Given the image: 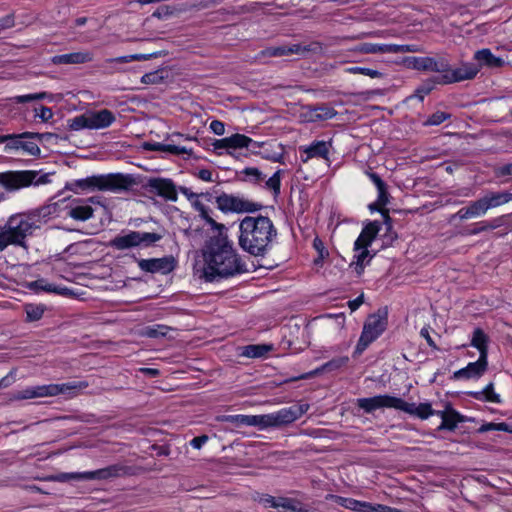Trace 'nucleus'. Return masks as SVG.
I'll use <instances>...</instances> for the list:
<instances>
[{
    "instance_id": "nucleus-1",
    "label": "nucleus",
    "mask_w": 512,
    "mask_h": 512,
    "mask_svg": "<svg viewBox=\"0 0 512 512\" xmlns=\"http://www.w3.org/2000/svg\"><path fill=\"white\" fill-rule=\"evenodd\" d=\"M202 276L208 282L248 271L229 239L226 226H211L202 248Z\"/></svg>"
},
{
    "instance_id": "nucleus-2",
    "label": "nucleus",
    "mask_w": 512,
    "mask_h": 512,
    "mask_svg": "<svg viewBox=\"0 0 512 512\" xmlns=\"http://www.w3.org/2000/svg\"><path fill=\"white\" fill-rule=\"evenodd\" d=\"M134 182L129 174L108 173L67 181L64 188L75 194L94 191L121 192L129 190Z\"/></svg>"
},
{
    "instance_id": "nucleus-3",
    "label": "nucleus",
    "mask_w": 512,
    "mask_h": 512,
    "mask_svg": "<svg viewBox=\"0 0 512 512\" xmlns=\"http://www.w3.org/2000/svg\"><path fill=\"white\" fill-rule=\"evenodd\" d=\"M427 72L439 73L430 77L439 85H450L465 80H472L479 72V68L469 62H462L459 67L453 68L447 54L437 57L427 56Z\"/></svg>"
},
{
    "instance_id": "nucleus-4",
    "label": "nucleus",
    "mask_w": 512,
    "mask_h": 512,
    "mask_svg": "<svg viewBox=\"0 0 512 512\" xmlns=\"http://www.w3.org/2000/svg\"><path fill=\"white\" fill-rule=\"evenodd\" d=\"M240 246L250 254L262 255L273 235L276 234L274 226H239Z\"/></svg>"
},
{
    "instance_id": "nucleus-5",
    "label": "nucleus",
    "mask_w": 512,
    "mask_h": 512,
    "mask_svg": "<svg viewBox=\"0 0 512 512\" xmlns=\"http://www.w3.org/2000/svg\"><path fill=\"white\" fill-rule=\"evenodd\" d=\"M68 215L76 221H86L95 216L99 217L100 224L111 221V212L106 205V199L102 196L79 200V204L70 208Z\"/></svg>"
},
{
    "instance_id": "nucleus-6",
    "label": "nucleus",
    "mask_w": 512,
    "mask_h": 512,
    "mask_svg": "<svg viewBox=\"0 0 512 512\" xmlns=\"http://www.w3.org/2000/svg\"><path fill=\"white\" fill-rule=\"evenodd\" d=\"M387 313L378 310L371 314L364 323L362 333L353 352V357H359L367 347L375 341L387 327Z\"/></svg>"
},
{
    "instance_id": "nucleus-7",
    "label": "nucleus",
    "mask_w": 512,
    "mask_h": 512,
    "mask_svg": "<svg viewBox=\"0 0 512 512\" xmlns=\"http://www.w3.org/2000/svg\"><path fill=\"white\" fill-rule=\"evenodd\" d=\"M116 120V117L109 109H102L90 114L77 115L68 120V128L72 131L83 129L99 130L110 127Z\"/></svg>"
},
{
    "instance_id": "nucleus-8",
    "label": "nucleus",
    "mask_w": 512,
    "mask_h": 512,
    "mask_svg": "<svg viewBox=\"0 0 512 512\" xmlns=\"http://www.w3.org/2000/svg\"><path fill=\"white\" fill-rule=\"evenodd\" d=\"M381 230L382 226H364V229L355 241V250L359 251V253L354 256L355 260L350 264V267L354 268L358 277L363 274L365 266L372 259V255H370L367 247Z\"/></svg>"
},
{
    "instance_id": "nucleus-9",
    "label": "nucleus",
    "mask_w": 512,
    "mask_h": 512,
    "mask_svg": "<svg viewBox=\"0 0 512 512\" xmlns=\"http://www.w3.org/2000/svg\"><path fill=\"white\" fill-rule=\"evenodd\" d=\"M61 208L57 203L43 205L24 213L13 214L6 224H37L47 223L59 217Z\"/></svg>"
},
{
    "instance_id": "nucleus-10",
    "label": "nucleus",
    "mask_w": 512,
    "mask_h": 512,
    "mask_svg": "<svg viewBox=\"0 0 512 512\" xmlns=\"http://www.w3.org/2000/svg\"><path fill=\"white\" fill-rule=\"evenodd\" d=\"M216 203L218 209L223 213H254L264 208L261 203L227 193L217 196Z\"/></svg>"
},
{
    "instance_id": "nucleus-11",
    "label": "nucleus",
    "mask_w": 512,
    "mask_h": 512,
    "mask_svg": "<svg viewBox=\"0 0 512 512\" xmlns=\"http://www.w3.org/2000/svg\"><path fill=\"white\" fill-rule=\"evenodd\" d=\"M76 388L71 383L49 384L34 387H27L11 394V400H27L33 398L51 397L59 394H66Z\"/></svg>"
},
{
    "instance_id": "nucleus-12",
    "label": "nucleus",
    "mask_w": 512,
    "mask_h": 512,
    "mask_svg": "<svg viewBox=\"0 0 512 512\" xmlns=\"http://www.w3.org/2000/svg\"><path fill=\"white\" fill-rule=\"evenodd\" d=\"M162 238L158 233L136 232L131 231L125 235L115 237L111 244L117 249H128L131 247L139 246L141 244L149 246Z\"/></svg>"
},
{
    "instance_id": "nucleus-13",
    "label": "nucleus",
    "mask_w": 512,
    "mask_h": 512,
    "mask_svg": "<svg viewBox=\"0 0 512 512\" xmlns=\"http://www.w3.org/2000/svg\"><path fill=\"white\" fill-rule=\"evenodd\" d=\"M35 170H9L0 172V185L8 191H16L32 186Z\"/></svg>"
},
{
    "instance_id": "nucleus-14",
    "label": "nucleus",
    "mask_w": 512,
    "mask_h": 512,
    "mask_svg": "<svg viewBox=\"0 0 512 512\" xmlns=\"http://www.w3.org/2000/svg\"><path fill=\"white\" fill-rule=\"evenodd\" d=\"M309 409L308 404H295L269 414L270 427L280 428L299 419Z\"/></svg>"
},
{
    "instance_id": "nucleus-15",
    "label": "nucleus",
    "mask_w": 512,
    "mask_h": 512,
    "mask_svg": "<svg viewBox=\"0 0 512 512\" xmlns=\"http://www.w3.org/2000/svg\"><path fill=\"white\" fill-rule=\"evenodd\" d=\"M125 474H127V467L115 464L95 471L63 474L61 478L78 480H106L110 478H116Z\"/></svg>"
},
{
    "instance_id": "nucleus-16",
    "label": "nucleus",
    "mask_w": 512,
    "mask_h": 512,
    "mask_svg": "<svg viewBox=\"0 0 512 512\" xmlns=\"http://www.w3.org/2000/svg\"><path fill=\"white\" fill-rule=\"evenodd\" d=\"M401 398L390 395H377L370 398L357 399V406L363 409L366 413H372L380 408H399Z\"/></svg>"
},
{
    "instance_id": "nucleus-17",
    "label": "nucleus",
    "mask_w": 512,
    "mask_h": 512,
    "mask_svg": "<svg viewBox=\"0 0 512 512\" xmlns=\"http://www.w3.org/2000/svg\"><path fill=\"white\" fill-rule=\"evenodd\" d=\"M149 191L162 197L166 201L176 202L178 189L170 178H150L147 184Z\"/></svg>"
},
{
    "instance_id": "nucleus-18",
    "label": "nucleus",
    "mask_w": 512,
    "mask_h": 512,
    "mask_svg": "<svg viewBox=\"0 0 512 512\" xmlns=\"http://www.w3.org/2000/svg\"><path fill=\"white\" fill-rule=\"evenodd\" d=\"M331 147V140L328 142L323 140H315L310 145L301 146L299 149L301 161L306 163L312 158H322L328 160Z\"/></svg>"
},
{
    "instance_id": "nucleus-19",
    "label": "nucleus",
    "mask_w": 512,
    "mask_h": 512,
    "mask_svg": "<svg viewBox=\"0 0 512 512\" xmlns=\"http://www.w3.org/2000/svg\"><path fill=\"white\" fill-rule=\"evenodd\" d=\"M27 230L22 226H0V252L8 245L24 246Z\"/></svg>"
},
{
    "instance_id": "nucleus-20",
    "label": "nucleus",
    "mask_w": 512,
    "mask_h": 512,
    "mask_svg": "<svg viewBox=\"0 0 512 512\" xmlns=\"http://www.w3.org/2000/svg\"><path fill=\"white\" fill-rule=\"evenodd\" d=\"M341 501L342 506L357 512H401L399 509L386 505L372 504L369 502L358 501L352 498H343Z\"/></svg>"
},
{
    "instance_id": "nucleus-21",
    "label": "nucleus",
    "mask_w": 512,
    "mask_h": 512,
    "mask_svg": "<svg viewBox=\"0 0 512 512\" xmlns=\"http://www.w3.org/2000/svg\"><path fill=\"white\" fill-rule=\"evenodd\" d=\"M488 359L484 355L479 356L476 362L469 363L465 368H462L453 374L454 379H471L480 378L487 370Z\"/></svg>"
},
{
    "instance_id": "nucleus-22",
    "label": "nucleus",
    "mask_w": 512,
    "mask_h": 512,
    "mask_svg": "<svg viewBox=\"0 0 512 512\" xmlns=\"http://www.w3.org/2000/svg\"><path fill=\"white\" fill-rule=\"evenodd\" d=\"M229 421L235 426H254L261 430L271 428L269 414L263 415H234Z\"/></svg>"
},
{
    "instance_id": "nucleus-23",
    "label": "nucleus",
    "mask_w": 512,
    "mask_h": 512,
    "mask_svg": "<svg viewBox=\"0 0 512 512\" xmlns=\"http://www.w3.org/2000/svg\"><path fill=\"white\" fill-rule=\"evenodd\" d=\"M93 58V53L89 51H78L54 55L51 57V63L54 65L84 64L91 62Z\"/></svg>"
},
{
    "instance_id": "nucleus-24",
    "label": "nucleus",
    "mask_w": 512,
    "mask_h": 512,
    "mask_svg": "<svg viewBox=\"0 0 512 512\" xmlns=\"http://www.w3.org/2000/svg\"><path fill=\"white\" fill-rule=\"evenodd\" d=\"M488 208L483 197L476 201L470 202L468 205L460 208L457 213L453 215V219L467 220L483 216Z\"/></svg>"
},
{
    "instance_id": "nucleus-25",
    "label": "nucleus",
    "mask_w": 512,
    "mask_h": 512,
    "mask_svg": "<svg viewBox=\"0 0 512 512\" xmlns=\"http://www.w3.org/2000/svg\"><path fill=\"white\" fill-rule=\"evenodd\" d=\"M309 49L306 46H301L300 44H291V45H279V46H269L263 49L260 54L263 57H283L289 56L292 54H301L304 52H308Z\"/></svg>"
},
{
    "instance_id": "nucleus-26",
    "label": "nucleus",
    "mask_w": 512,
    "mask_h": 512,
    "mask_svg": "<svg viewBox=\"0 0 512 512\" xmlns=\"http://www.w3.org/2000/svg\"><path fill=\"white\" fill-rule=\"evenodd\" d=\"M44 134L38 132H22L19 134H8L7 144L4 146L5 153L22 150L24 139H39L41 140Z\"/></svg>"
},
{
    "instance_id": "nucleus-27",
    "label": "nucleus",
    "mask_w": 512,
    "mask_h": 512,
    "mask_svg": "<svg viewBox=\"0 0 512 512\" xmlns=\"http://www.w3.org/2000/svg\"><path fill=\"white\" fill-rule=\"evenodd\" d=\"M398 410L404 411L407 414L417 416L420 419H427L436 414L429 403H421L416 406L414 403H408L401 399Z\"/></svg>"
},
{
    "instance_id": "nucleus-28",
    "label": "nucleus",
    "mask_w": 512,
    "mask_h": 512,
    "mask_svg": "<svg viewBox=\"0 0 512 512\" xmlns=\"http://www.w3.org/2000/svg\"><path fill=\"white\" fill-rule=\"evenodd\" d=\"M139 267L146 272H169L172 269V261L169 258L142 259Z\"/></svg>"
},
{
    "instance_id": "nucleus-29",
    "label": "nucleus",
    "mask_w": 512,
    "mask_h": 512,
    "mask_svg": "<svg viewBox=\"0 0 512 512\" xmlns=\"http://www.w3.org/2000/svg\"><path fill=\"white\" fill-rule=\"evenodd\" d=\"M144 148L150 151H158V152H168L170 154L179 156V155H188L191 156L193 150L191 148H187L185 146H177L173 144H163L159 142L149 143L146 142L144 144Z\"/></svg>"
},
{
    "instance_id": "nucleus-30",
    "label": "nucleus",
    "mask_w": 512,
    "mask_h": 512,
    "mask_svg": "<svg viewBox=\"0 0 512 512\" xmlns=\"http://www.w3.org/2000/svg\"><path fill=\"white\" fill-rule=\"evenodd\" d=\"M228 140H229L231 151L238 150V149H244V148L248 149L250 146H252L253 147L252 152L256 153L254 151V148H261L264 145V143L257 142L255 140H253L252 138H250L249 136L240 134V133H235V134L229 136Z\"/></svg>"
},
{
    "instance_id": "nucleus-31",
    "label": "nucleus",
    "mask_w": 512,
    "mask_h": 512,
    "mask_svg": "<svg viewBox=\"0 0 512 512\" xmlns=\"http://www.w3.org/2000/svg\"><path fill=\"white\" fill-rule=\"evenodd\" d=\"M436 414L442 419V423L439 429H447L453 431L457 427L458 423L464 421V417L454 409L437 411Z\"/></svg>"
},
{
    "instance_id": "nucleus-32",
    "label": "nucleus",
    "mask_w": 512,
    "mask_h": 512,
    "mask_svg": "<svg viewBox=\"0 0 512 512\" xmlns=\"http://www.w3.org/2000/svg\"><path fill=\"white\" fill-rule=\"evenodd\" d=\"M474 58L481 64L490 68L503 66L504 60L495 56L490 49L483 48L475 52Z\"/></svg>"
},
{
    "instance_id": "nucleus-33",
    "label": "nucleus",
    "mask_w": 512,
    "mask_h": 512,
    "mask_svg": "<svg viewBox=\"0 0 512 512\" xmlns=\"http://www.w3.org/2000/svg\"><path fill=\"white\" fill-rule=\"evenodd\" d=\"M487 208H495L506 204L512 200V193L508 191L503 192H488L483 196Z\"/></svg>"
},
{
    "instance_id": "nucleus-34",
    "label": "nucleus",
    "mask_w": 512,
    "mask_h": 512,
    "mask_svg": "<svg viewBox=\"0 0 512 512\" xmlns=\"http://www.w3.org/2000/svg\"><path fill=\"white\" fill-rule=\"evenodd\" d=\"M488 342L489 337L485 334V332L481 328H476L473 331V336L471 339V345L478 349L480 355H484L485 359H488Z\"/></svg>"
},
{
    "instance_id": "nucleus-35",
    "label": "nucleus",
    "mask_w": 512,
    "mask_h": 512,
    "mask_svg": "<svg viewBox=\"0 0 512 512\" xmlns=\"http://www.w3.org/2000/svg\"><path fill=\"white\" fill-rule=\"evenodd\" d=\"M349 362V358L347 356H342V357H337V358H334L330 361H328L327 363H325L324 365H322L321 368L319 369H316L315 371L307 374V375H304L302 376L301 378L305 379V378H308L310 376H313V375H316L320 372H323V371H333V370H337L343 366H346L347 363Z\"/></svg>"
},
{
    "instance_id": "nucleus-36",
    "label": "nucleus",
    "mask_w": 512,
    "mask_h": 512,
    "mask_svg": "<svg viewBox=\"0 0 512 512\" xmlns=\"http://www.w3.org/2000/svg\"><path fill=\"white\" fill-rule=\"evenodd\" d=\"M276 509H279L282 512H307L300 502L285 497H278Z\"/></svg>"
},
{
    "instance_id": "nucleus-37",
    "label": "nucleus",
    "mask_w": 512,
    "mask_h": 512,
    "mask_svg": "<svg viewBox=\"0 0 512 512\" xmlns=\"http://www.w3.org/2000/svg\"><path fill=\"white\" fill-rule=\"evenodd\" d=\"M337 115V111L326 104L315 107L312 110V119L314 121L330 120Z\"/></svg>"
},
{
    "instance_id": "nucleus-38",
    "label": "nucleus",
    "mask_w": 512,
    "mask_h": 512,
    "mask_svg": "<svg viewBox=\"0 0 512 512\" xmlns=\"http://www.w3.org/2000/svg\"><path fill=\"white\" fill-rule=\"evenodd\" d=\"M436 85H439L437 81L428 78L415 89L412 97H416L419 101L422 102L425 97L435 89Z\"/></svg>"
},
{
    "instance_id": "nucleus-39",
    "label": "nucleus",
    "mask_w": 512,
    "mask_h": 512,
    "mask_svg": "<svg viewBox=\"0 0 512 512\" xmlns=\"http://www.w3.org/2000/svg\"><path fill=\"white\" fill-rule=\"evenodd\" d=\"M360 50L367 54L393 53V44L363 43Z\"/></svg>"
},
{
    "instance_id": "nucleus-40",
    "label": "nucleus",
    "mask_w": 512,
    "mask_h": 512,
    "mask_svg": "<svg viewBox=\"0 0 512 512\" xmlns=\"http://www.w3.org/2000/svg\"><path fill=\"white\" fill-rule=\"evenodd\" d=\"M193 208L199 212L200 214V217L205 220L206 224H220L219 222H217L216 220H214L212 217H211V209L207 206H205L200 200L199 198H195L192 202H191Z\"/></svg>"
},
{
    "instance_id": "nucleus-41",
    "label": "nucleus",
    "mask_w": 512,
    "mask_h": 512,
    "mask_svg": "<svg viewBox=\"0 0 512 512\" xmlns=\"http://www.w3.org/2000/svg\"><path fill=\"white\" fill-rule=\"evenodd\" d=\"M369 209L371 212L377 211L379 212L383 217V222L380 223L378 220H365L362 222V224H392V219L389 215V210L386 209V206H378L376 205V201L369 205Z\"/></svg>"
},
{
    "instance_id": "nucleus-42",
    "label": "nucleus",
    "mask_w": 512,
    "mask_h": 512,
    "mask_svg": "<svg viewBox=\"0 0 512 512\" xmlns=\"http://www.w3.org/2000/svg\"><path fill=\"white\" fill-rule=\"evenodd\" d=\"M282 170H277L266 182L265 187L270 190L275 198L281 193Z\"/></svg>"
},
{
    "instance_id": "nucleus-43",
    "label": "nucleus",
    "mask_w": 512,
    "mask_h": 512,
    "mask_svg": "<svg viewBox=\"0 0 512 512\" xmlns=\"http://www.w3.org/2000/svg\"><path fill=\"white\" fill-rule=\"evenodd\" d=\"M241 174L246 176L244 178V181L253 183V184H259L264 180V174L256 167H245Z\"/></svg>"
},
{
    "instance_id": "nucleus-44",
    "label": "nucleus",
    "mask_w": 512,
    "mask_h": 512,
    "mask_svg": "<svg viewBox=\"0 0 512 512\" xmlns=\"http://www.w3.org/2000/svg\"><path fill=\"white\" fill-rule=\"evenodd\" d=\"M474 398H476L478 400L484 399L488 402H493V403L500 402L499 395L494 392L493 383L488 384L482 392L474 393Z\"/></svg>"
},
{
    "instance_id": "nucleus-45",
    "label": "nucleus",
    "mask_w": 512,
    "mask_h": 512,
    "mask_svg": "<svg viewBox=\"0 0 512 512\" xmlns=\"http://www.w3.org/2000/svg\"><path fill=\"white\" fill-rule=\"evenodd\" d=\"M204 142H210L217 155L223 154L221 150H225L228 155L233 154V152L230 150L228 137L222 139L209 138L208 140H204Z\"/></svg>"
},
{
    "instance_id": "nucleus-46",
    "label": "nucleus",
    "mask_w": 512,
    "mask_h": 512,
    "mask_svg": "<svg viewBox=\"0 0 512 512\" xmlns=\"http://www.w3.org/2000/svg\"><path fill=\"white\" fill-rule=\"evenodd\" d=\"M271 348L267 345H249L245 347L244 355L251 358L262 357L267 354Z\"/></svg>"
},
{
    "instance_id": "nucleus-47",
    "label": "nucleus",
    "mask_w": 512,
    "mask_h": 512,
    "mask_svg": "<svg viewBox=\"0 0 512 512\" xmlns=\"http://www.w3.org/2000/svg\"><path fill=\"white\" fill-rule=\"evenodd\" d=\"M450 118V113L444 111H436L424 121V126H438Z\"/></svg>"
},
{
    "instance_id": "nucleus-48",
    "label": "nucleus",
    "mask_w": 512,
    "mask_h": 512,
    "mask_svg": "<svg viewBox=\"0 0 512 512\" xmlns=\"http://www.w3.org/2000/svg\"><path fill=\"white\" fill-rule=\"evenodd\" d=\"M405 63L409 68H412L414 70L418 71H424L427 72V56L425 57H416L411 56L407 57L405 59Z\"/></svg>"
},
{
    "instance_id": "nucleus-49",
    "label": "nucleus",
    "mask_w": 512,
    "mask_h": 512,
    "mask_svg": "<svg viewBox=\"0 0 512 512\" xmlns=\"http://www.w3.org/2000/svg\"><path fill=\"white\" fill-rule=\"evenodd\" d=\"M44 307L42 305L28 304L25 306V312L28 321H38L44 314Z\"/></svg>"
},
{
    "instance_id": "nucleus-50",
    "label": "nucleus",
    "mask_w": 512,
    "mask_h": 512,
    "mask_svg": "<svg viewBox=\"0 0 512 512\" xmlns=\"http://www.w3.org/2000/svg\"><path fill=\"white\" fill-rule=\"evenodd\" d=\"M170 328L166 325H156L153 327H146L144 335L149 338H160L167 335Z\"/></svg>"
},
{
    "instance_id": "nucleus-51",
    "label": "nucleus",
    "mask_w": 512,
    "mask_h": 512,
    "mask_svg": "<svg viewBox=\"0 0 512 512\" xmlns=\"http://www.w3.org/2000/svg\"><path fill=\"white\" fill-rule=\"evenodd\" d=\"M348 71L353 74H362L370 78H381L383 76V73L380 71L367 67L354 66L349 68Z\"/></svg>"
},
{
    "instance_id": "nucleus-52",
    "label": "nucleus",
    "mask_w": 512,
    "mask_h": 512,
    "mask_svg": "<svg viewBox=\"0 0 512 512\" xmlns=\"http://www.w3.org/2000/svg\"><path fill=\"white\" fill-rule=\"evenodd\" d=\"M313 247L318 252V258L315 259V264H319L329 255V253L325 248L323 241L318 236L313 240Z\"/></svg>"
},
{
    "instance_id": "nucleus-53",
    "label": "nucleus",
    "mask_w": 512,
    "mask_h": 512,
    "mask_svg": "<svg viewBox=\"0 0 512 512\" xmlns=\"http://www.w3.org/2000/svg\"><path fill=\"white\" fill-rule=\"evenodd\" d=\"M421 47L418 44H393V54L397 53H417L421 52Z\"/></svg>"
},
{
    "instance_id": "nucleus-54",
    "label": "nucleus",
    "mask_w": 512,
    "mask_h": 512,
    "mask_svg": "<svg viewBox=\"0 0 512 512\" xmlns=\"http://www.w3.org/2000/svg\"><path fill=\"white\" fill-rule=\"evenodd\" d=\"M47 93L46 92H40V93H34V94H25V95H19L16 96V102L20 104L28 103L34 100H41L46 98Z\"/></svg>"
},
{
    "instance_id": "nucleus-55",
    "label": "nucleus",
    "mask_w": 512,
    "mask_h": 512,
    "mask_svg": "<svg viewBox=\"0 0 512 512\" xmlns=\"http://www.w3.org/2000/svg\"><path fill=\"white\" fill-rule=\"evenodd\" d=\"M239 224H273L268 216L258 215L257 217L246 216Z\"/></svg>"
},
{
    "instance_id": "nucleus-56",
    "label": "nucleus",
    "mask_w": 512,
    "mask_h": 512,
    "mask_svg": "<svg viewBox=\"0 0 512 512\" xmlns=\"http://www.w3.org/2000/svg\"><path fill=\"white\" fill-rule=\"evenodd\" d=\"M29 287L34 290H42V291H46V292H57L55 287H53L51 284H48L43 279L31 282L29 284Z\"/></svg>"
},
{
    "instance_id": "nucleus-57",
    "label": "nucleus",
    "mask_w": 512,
    "mask_h": 512,
    "mask_svg": "<svg viewBox=\"0 0 512 512\" xmlns=\"http://www.w3.org/2000/svg\"><path fill=\"white\" fill-rule=\"evenodd\" d=\"M22 150L28 155L38 157L41 154L39 146L35 142L23 140Z\"/></svg>"
},
{
    "instance_id": "nucleus-58",
    "label": "nucleus",
    "mask_w": 512,
    "mask_h": 512,
    "mask_svg": "<svg viewBox=\"0 0 512 512\" xmlns=\"http://www.w3.org/2000/svg\"><path fill=\"white\" fill-rule=\"evenodd\" d=\"M35 112V116L41 119L43 122H48L53 118V111L50 107L42 105L39 109H35Z\"/></svg>"
},
{
    "instance_id": "nucleus-59",
    "label": "nucleus",
    "mask_w": 512,
    "mask_h": 512,
    "mask_svg": "<svg viewBox=\"0 0 512 512\" xmlns=\"http://www.w3.org/2000/svg\"><path fill=\"white\" fill-rule=\"evenodd\" d=\"M494 174L497 178H503L512 175V162L496 167L494 169Z\"/></svg>"
},
{
    "instance_id": "nucleus-60",
    "label": "nucleus",
    "mask_w": 512,
    "mask_h": 512,
    "mask_svg": "<svg viewBox=\"0 0 512 512\" xmlns=\"http://www.w3.org/2000/svg\"><path fill=\"white\" fill-rule=\"evenodd\" d=\"M179 191H180L183 195H185V196L187 197V199H188L190 202H192L195 198H200V197H206V198H208V197H210V195H209V194H204V193H200V194H198V193H194V192H192V191H191V189H190V188L185 187V186H180V187H179Z\"/></svg>"
},
{
    "instance_id": "nucleus-61",
    "label": "nucleus",
    "mask_w": 512,
    "mask_h": 512,
    "mask_svg": "<svg viewBox=\"0 0 512 512\" xmlns=\"http://www.w3.org/2000/svg\"><path fill=\"white\" fill-rule=\"evenodd\" d=\"M366 175L369 177V179L372 181V183L376 186L377 189H381L387 184L384 182V180L375 172L371 170H367Z\"/></svg>"
},
{
    "instance_id": "nucleus-62",
    "label": "nucleus",
    "mask_w": 512,
    "mask_h": 512,
    "mask_svg": "<svg viewBox=\"0 0 512 512\" xmlns=\"http://www.w3.org/2000/svg\"><path fill=\"white\" fill-rule=\"evenodd\" d=\"M378 191V196H377V199H376V205L378 206H386V204L388 203V198H389V193H388V189H387V186L381 188V189H377Z\"/></svg>"
},
{
    "instance_id": "nucleus-63",
    "label": "nucleus",
    "mask_w": 512,
    "mask_h": 512,
    "mask_svg": "<svg viewBox=\"0 0 512 512\" xmlns=\"http://www.w3.org/2000/svg\"><path fill=\"white\" fill-rule=\"evenodd\" d=\"M210 130L216 135H223L225 133V125L220 120H212L209 125Z\"/></svg>"
},
{
    "instance_id": "nucleus-64",
    "label": "nucleus",
    "mask_w": 512,
    "mask_h": 512,
    "mask_svg": "<svg viewBox=\"0 0 512 512\" xmlns=\"http://www.w3.org/2000/svg\"><path fill=\"white\" fill-rule=\"evenodd\" d=\"M50 182H51V179H50L49 173H45V174L39 176V172L35 171V177L32 181L33 186H40V185L48 184Z\"/></svg>"
}]
</instances>
